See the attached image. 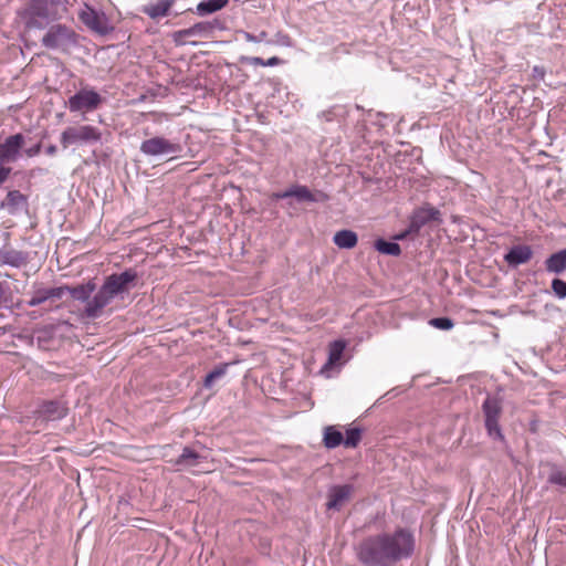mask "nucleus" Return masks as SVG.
<instances>
[{"label": "nucleus", "mask_w": 566, "mask_h": 566, "mask_svg": "<svg viewBox=\"0 0 566 566\" xmlns=\"http://www.w3.org/2000/svg\"><path fill=\"white\" fill-rule=\"evenodd\" d=\"M137 279L136 271L129 269L118 274H112L106 277L104 284L90 297L84 307V314L88 318H97L103 310L119 294L128 292Z\"/></svg>", "instance_id": "nucleus-2"}, {"label": "nucleus", "mask_w": 566, "mask_h": 566, "mask_svg": "<svg viewBox=\"0 0 566 566\" xmlns=\"http://www.w3.org/2000/svg\"><path fill=\"white\" fill-rule=\"evenodd\" d=\"M361 429L357 427L347 429L344 446L346 448H356L361 440Z\"/></svg>", "instance_id": "nucleus-32"}, {"label": "nucleus", "mask_w": 566, "mask_h": 566, "mask_svg": "<svg viewBox=\"0 0 566 566\" xmlns=\"http://www.w3.org/2000/svg\"><path fill=\"white\" fill-rule=\"evenodd\" d=\"M533 256V250L530 245L517 244L510 249L504 255V261L513 268L527 263Z\"/></svg>", "instance_id": "nucleus-15"}, {"label": "nucleus", "mask_w": 566, "mask_h": 566, "mask_svg": "<svg viewBox=\"0 0 566 566\" xmlns=\"http://www.w3.org/2000/svg\"><path fill=\"white\" fill-rule=\"evenodd\" d=\"M415 538L406 528L365 538L357 548L358 560L365 566H396L411 557Z\"/></svg>", "instance_id": "nucleus-1"}, {"label": "nucleus", "mask_w": 566, "mask_h": 566, "mask_svg": "<svg viewBox=\"0 0 566 566\" xmlns=\"http://www.w3.org/2000/svg\"><path fill=\"white\" fill-rule=\"evenodd\" d=\"M345 347H346V343L342 339L334 340L329 344L328 359L323 367V371L332 368L334 365H336L340 360Z\"/></svg>", "instance_id": "nucleus-20"}, {"label": "nucleus", "mask_w": 566, "mask_h": 566, "mask_svg": "<svg viewBox=\"0 0 566 566\" xmlns=\"http://www.w3.org/2000/svg\"><path fill=\"white\" fill-rule=\"evenodd\" d=\"M229 366L230 363H223L216 366L210 373H208L203 380L205 388H211L216 380L222 378L227 374Z\"/></svg>", "instance_id": "nucleus-26"}, {"label": "nucleus", "mask_w": 566, "mask_h": 566, "mask_svg": "<svg viewBox=\"0 0 566 566\" xmlns=\"http://www.w3.org/2000/svg\"><path fill=\"white\" fill-rule=\"evenodd\" d=\"M431 221L442 222L441 212L431 206L421 207L411 216L407 232L418 233L422 227Z\"/></svg>", "instance_id": "nucleus-10"}, {"label": "nucleus", "mask_w": 566, "mask_h": 566, "mask_svg": "<svg viewBox=\"0 0 566 566\" xmlns=\"http://www.w3.org/2000/svg\"><path fill=\"white\" fill-rule=\"evenodd\" d=\"M64 292L63 287H54L48 290H40L27 302L30 307H35L50 298H60Z\"/></svg>", "instance_id": "nucleus-19"}, {"label": "nucleus", "mask_w": 566, "mask_h": 566, "mask_svg": "<svg viewBox=\"0 0 566 566\" xmlns=\"http://www.w3.org/2000/svg\"><path fill=\"white\" fill-rule=\"evenodd\" d=\"M27 262V255L14 249H0V265L19 268Z\"/></svg>", "instance_id": "nucleus-18"}, {"label": "nucleus", "mask_w": 566, "mask_h": 566, "mask_svg": "<svg viewBox=\"0 0 566 566\" xmlns=\"http://www.w3.org/2000/svg\"><path fill=\"white\" fill-rule=\"evenodd\" d=\"M429 324L438 329L449 331L454 326V323L449 317H436L429 321Z\"/></svg>", "instance_id": "nucleus-33"}, {"label": "nucleus", "mask_w": 566, "mask_h": 566, "mask_svg": "<svg viewBox=\"0 0 566 566\" xmlns=\"http://www.w3.org/2000/svg\"><path fill=\"white\" fill-rule=\"evenodd\" d=\"M66 0H29L22 12L25 27L45 29L51 22L62 19L67 12Z\"/></svg>", "instance_id": "nucleus-3"}, {"label": "nucleus", "mask_w": 566, "mask_h": 566, "mask_svg": "<svg viewBox=\"0 0 566 566\" xmlns=\"http://www.w3.org/2000/svg\"><path fill=\"white\" fill-rule=\"evenodd\" d=\"M229 0H205L197 4L196 12L199 15H207L223 9Z\"/></svg>", "instance_id": "nucleus-24"}, {"label": "nucleus", "mask_w": 566, "mask_h": 566, "mask_svg": "<svg viewBox=\"0 0 566 566\" xmlns=\"http://www.w3.org/2000/svg\"><path fill=\"white\" fill-rule=\"evenodd\" d=\"M36 415L41 420L55 421L67 415V407L62 401L49 400L40 405Z\"/></svg>", "instance_id": "nucleus-13"}, {"label": "nucleus", "mask_w": 566, "mask_h": 566, "mask_svg": "<svg viewBox=\"0 0 566 566\" xmlns=\"http://www.w3.org/2000/svg\"><path fill=\"white\" fill-rule=\"evenodd\" d=\"M484 413V423L488 434L494 440H503L501 427L499 424L502 415V401L496 397L488 396L482 405Z\"/></svg>", "instance_id": "nucleus-6"}, {"label": "nucleus", "mask_w": 566, "mask_h": 566, "mask_svg": "<svg viewBox=\"0 0 566 566\" xmlns=\"http://www.w3.org/2000/svg\"><path fill=\"white\" fill-rule=\"evenodd\" d=\"M41 43L49 50L69 53L73 48L77 46L78 34L71 27L56 23L46 30Z\"/></svg>", "instance_id": "nucleus-4"}, {"label": "nucleus", "mask_w": 566, "mask_h": 566, "mask_svg": "<svg viewBox=\"0 0 566 566\" xmlns=\"http://www.w3.org/2000/svg\"><path fill=\"white\" fill-rule=\"evenodd\" d=\"M375 249L386 255L398 256L401 253L400 245L396 242H389L384 239L375 241Z\"/></svg>", "instance_id": "nucleus-27"}, {"label": "nucleus", "mask_w": 566, "mask_h": 566, "mask_svg": "<svg viewBox=\"0 0 566 566\" xmlns=\"http://www.w3.org/2000/svg\"><path fill=\"white\" fill-rule=\"evenodd\" d=\"M200 455L190 447H185L178 457L176 463L184 467H195L198 464Z\"/></svg>", "instance_id": "nucleus-28"}, {"label": "nucleus", "mask_w": 566, "mask_h": 566, "mask_svg": "<svg viewBox=\"0 0 566 566\" xmlns=\"http://www.w3.org/2000/svg\"><path fill=\"white\" fill-rule=\"evenodd\" d=\"M275 197L277 199H285V198H289V197H294L296 198L297 201H305V202H316V201H319V198L314 195L306 186H294V187H291L290 189L281 192V193H276Z\"/></svg>", "instance_id": "nucleus-16"}, {"label": "nucleus", "mask_w": 566, "mask_h": 566, "mask_svg": "<svg viewBox=\"0 0 566 566\" xmlns=\"http://www.w3.org/2000/svg\"><path fill=\"white\" fill-rule=\"evenodd\" d=\"M7 206L11 209V211L18 210L23 205L27 203V197L22 195L19 190H10L7 195Z\"/></svg>", "instance_id": "nucleus-30"}, {"label": "nucleus", "mask_w": 566, "mask_h": 566, "mask_svg": "<svg viewBox=\"0 0 566 566\" xmlns=\"http://www.w3.org/2000/svg\"><path fill=\"white\" fill-rule=\"evenodd\" d=\"M174 0H159L155 4H149L144 11L151 19H159L166 17L169 12L170 7L172 6Z\"/></svg>", "instance_id": "nucleus-25"}, {"label": "nucleus", "mask_w": 566, "mask_h": 566, "mask_svg": "<svg viewBox=\"0 0 566 566\" xmlns=\"http://www.w3.org/2000/svg\"><path fill=\"white\" fill-rule=\"evenodd\" d=\"M11 170L12 169L10 167H6L0 163V186L7 181L11 174Z\"/></svg>", "instance_id": "nucleus-37"}, {"label": "nucleus", "mask_w": 566, "mask_h": 566, "mask_svg": "<svg viewBox=\"0 0 566 566\" xmlns=\"http://www.w3.org/2000/svg\"><path fill=\"white\" fill-rule=\"evenodd\" d=\"M25 142L24 136L21 133L10 135L0 143V163H13L20 156V150Z\"/></svg>", "instance_id": "nucleus-11"}, {"label": "nucleus", "mask_w": 566, "mask_h": 566, "mask_svg": "<svg viewBox=\"0 0 566 566\" xmlns=\"http://www.w3.org/2000/svg\"><path fill=\"white\" fill-rule=\"evenodd\" d=\"M547 481L551 484L566 489V469L553 465L548 474Z\"/></svg>", "instance_id": "nucleus-31"}, {"label": "nucleus", "mask_w": 566, "mask_h": 566, "mask_svg": "<svg viewBox=\"0 0 566 566\" xmlns=\"http://www.w3.org/2000/svg\"><path fill=\"white\" fill-rule=\"evenodd\" d=\"M323 443L327 449H335L344 444V436L336 427L327 426L324 429Z\"/></svg>", "instance_id": "nucleus-22"}, {"label": "nucleus", "mask_w": 566, "mask_h": 566, "mask_svg": "<svg viewBox=\"0 0 566 566\" xmlns=\"http://www.w3.org/2000/svg\"><path fill=\"white\" fill-rule=\"evenodd\" d=\"M281 63V60L277 56H272L265 61V66H275Z\"/></svg>", "instance_id": "nucleus-39"}, {"label": "nucleus", "mask_w": 566, "mask_h": 566, "mask_svg": "<svg viewBox=\"0 0 566 566\" xmlns=\"http://www.w3.org/2000/svg\"><path fill=\"white\" fill-rule=\"evenodd\" d=\"M38 348L42 350H50L53 348V334L49 329H42L36 333V336L34 338Z\"/></svg>", "instance_id": "nucleus-29"}, {"label": "nucleus", "mask_w": 566, "mask_h": 566, "mask_svg": "<svg viewBox=\"0 0 566 566\" xmlns=\"http://www.w3.org/2000/svg\"><path fill=\"white\" fill-rule=\"evenodd\" d=\"M266 38V33L263 31L261 32L259 35H254L252 33H249V32H244V39L248 41V42H261L262 40H264Z\"/></svg>", "instance_id": "nucleus-36"}, {"label": "nucleus", "mask_w": 566, "mask_h": 566, "mask_svg": "<svg viewBox=\"0 0 566 566\" xmlns=\"http://www.w3.org/2000/svg\"><path fill=\"white\" fill-rule=\"evenodd\" d=\"M408 234H409V233H408V232H407V230H406L405 232H402V233H400L399 235H397V239H398V240H402V239H405Z\"/></svg>", "instance_id": "nucleus-41"}, {"label": "nucleus", "mask_w": 566, "mask_h": 566, "mask_svg": "<svg viewBox=\"0 0 566 566\" xmlns=\"http://www.w3.org/2000/svg\"><path fill=\"white\" fill-rule=\"evenodd\" d=\"M102 103V96L94 90L82 88L67 101V107L72 113H87L96 109Z\"/></svg>", "instance_id": "nucleus-7"}, {"label": "nucleus", "mask_w": 566, "mask_h": 566, "mask_svg": "<svg viewBox=\"0 0 566 566\" xmlns=\"http://www.w3.org/2000/svg\"><path fill=\"white\" fill-rule=\"evenodd\" d=\"M353 486L349 484L335 485L329 490L326 506L328 510H339L350 497Z\"/></svg>", "instance_id": "nucleus-14"}, {"label": "nucleus", "mask_w": 566, "mask_h": 566, "mask_svg": "<svg viewBox=\"0 0 566 566\" xmlns=\"http://www.w3.org/2000/svg\"><path fill=\"white\" fill-rule=\"evenodd\" d=\"M247 61L251 65L265 66V60H263L262 57H259V56L247 57Z\"/></svg>", "instance_id": "nucleus-38"}, {"label": "nucleus", "mask_w": 566, "mask_h": 566, "mask_svg": "<svg viewBox=\"0 0 566 566\" xmlns=\"http://www.w3.org/2000/svg\"><path fill=\"white\" fill-rule=\"evenodd\" d=\"M217 28H220L218 20L198 22L188 29L176 31L174 38L178 43H185L187 38H209Z\"/></svg>", "instance_id": "nucleus-9"}, {"label": "nucleus", "mask_w": 566, "mask_h": 566, "mask_svg": "<svg viewBox=\"0 0 566 566\" xmlns=\"http://www.w3.org/2000/svg\"><path fill=\"white\" fill-rule=\"evenodd\" d=\"M102 133L92 125H73L66 127L60 137L61 145L64 149L71 146H83L98 143Z\"/></svg>", "instance_id": "nucleus-5"}, {"label": "nucleus", "mask_w": 566, "mask_h": 566, "mask_svg": "<svg viewBox=\"0 0 566 566\" xmlns=\"http://www.w3.org/2000/svg\"><path fill=\"white\" fill-rule=\"evenodd\" d=\"M64 290H66L74 300L85 302L87 304L95 290V284L88 282L74 287H65Z\"/></svg>", "instance_id": "nucleus-23"}, {"label": "nucleus", "mask_w": 566, "mask_h": 566, "mask_svg": "<svg viewBox=\"0 0 566 566\" xmlns=\"http://www.w3.org/2000/svg\"><path fill=\"white\" fill-rule=\"evenodd\" d=\"M57 151V148L55 145H50L46 147L45 149V153L49 155V156H54Z\"/></svg>", "instance_id": "nucleus-40"}, {"label": "nucleus", "mask_w": 566, "mask_h": 566, "mask_svg": "<svg viewBox=\"0 0 566 566\" xmlns=\"http://www.w3.org/2000/svg\"><path fill=\"white\" fill-rule=\"evenodd\" d=\"M78 18L90 30L98 34L105 35L113 30L107 15L90 6H85L80 12Z\"/></svg>", "instance_id": "nucleus-8"}, {"label": "nucleus", "mask_w": 566, "mask_h": 566, "mask_svg": "<svg viewBox=\"0 0 566 566\" xmlns=\"http://www.w3.org/2000/svg\"><path fill=\"white\" fill-rule=\"evenodd\" d=\"M180 146L164 137H154L144 140V154L147 155H175L180 151Z\"/></svg>", "instance_id": "nucleus-12"}, {"label": "nucleus", "mask_w": 566, "mask_h": 566, "mask_svg": "<svg viewBox=\"0 0 566 566\" xmlns=\"http://www.w3.org/2000/svg\"><path fill=\"white\" fill-rule=\"evenodd\" d=\"M333 241L340 249H353L357 244L358 237L352 230H340L334 234Z\"/></svg>", "instance_id": "nucleus-21"}, {"label": "nucleus", "mask_w": 566, "mask_h": 566, "mask_svg": "<svg viewBox=\"0 0 566 566\" xmlns=\"http://www.w3.org/2000/svg\"><path fill=\"white\" fill-rule=\"evenodd\" d=\"M545 270L556 275L563 274L566 271V248L551 254L545 260Z\"/></svg>", "instance_id": "nucleus-17"}, {"label": "nucleus", "mask_w": 566, "mask_h": 566, "mask_svg": "<svg viewBox=\"0 0 566 566\" xmlns=\"http://www.w3.org/2000/svg\"><path fill=\"white\" fill-rule=\"evenodd\" d=\"M41 147H42V144L38 143V144L33 145L32 147L24 149V154L29 158L35 157L40 154Z\"/></svg>", "instance_id": "nucleus-35"}, {"label": "nucleus", "mask_w": 566, "mask_h": 566, "mask_svg": "<svg viewBox=\"0 0 566 566\" xmlns=\"http://www.w3.org/2000/svg\"><path fill=\"white\" fill-rule=\"evenodd\" d=\"M552 290L554 292V294L560 298V300H564L566 298V281H563L560 279H554L552 281Z\"/></svg>", "instance_id": "nucleus-34"}]
</instances>
